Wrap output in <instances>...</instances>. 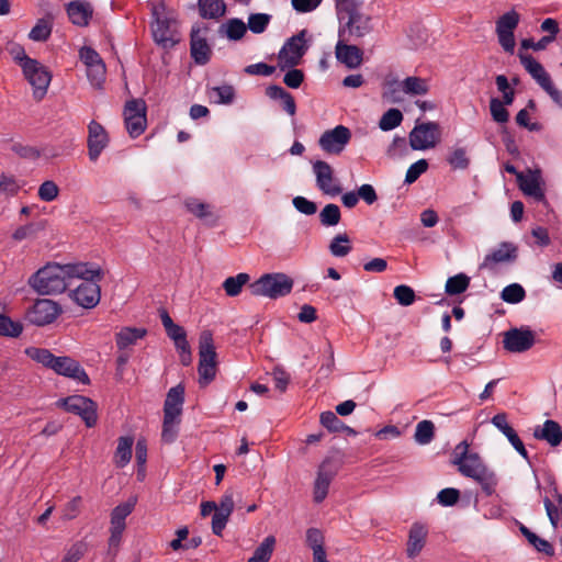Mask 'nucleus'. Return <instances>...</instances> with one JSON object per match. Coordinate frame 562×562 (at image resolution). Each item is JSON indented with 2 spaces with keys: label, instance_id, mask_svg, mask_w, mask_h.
Here are the masks:
<instances>
[{
  "label": "nucleus",
  "instance_id": "1",
  "mask_svg": "<svg viewBox=\"0 0 562 562\" xmlns=\"http://www.w3.org/2000/svg\"><path fill=\"white\" fill-rule=\"evenodd\" d=\"M74 276H99L98 270H88L86 262L59 265L48 262L29 279V284L43 295L59 294L71 285Z\"/></svg>",
  "mask_w": 562,
  "mask_h": 562
},
{
  "label": "nucleus",
  "instance_id": "33",
  "mask_svg": "<svg viewBox=\"0 0 562 562\" xmlns=\"http://www.w3.org/2000/svg\"><path fill=\"white\" fill-rule=\"evenodd\" d=\"M198 7L203 19H220L226 13L224 0H199Z\"/></svg>",
  "mask_w": 562,
  "mask_h": 562
},
{
  "label": "nucleus",
  "instance_id": "63",
  "mask_svg": "<svg viewBox=\"0 0 562 562\" xmlns=\"http://www.w3.org/2000/svg\"><path fill=\"white\" fill-rule=\"evenodd\" d=\"M321 424L329 431H339L344 426L337 415L330 411L321 414Z\"/></svg>",
  "mask_w": 562,
  "mask_h": 562
},
{
  "label": "nucleus",
  "instance_id": "44",
  "mask_svg": "<svg viewBox=\"0 0 562 562\" xmlns=\"http://www.w3.org/2000/svg\"><path fill=\"white\" fill-rule=\"evenodd\" d=\"M403 121V114L398 109H389L379 121V127L384 131H392L401 125Z\"/></svg>",
  "mask_w": 562,
  "mask_h": 562
},
{
  "label": "nucleus",
  "instance_id": "11",
  "mask_svg": "<svg viewBox=\"0 0 562 562\" xmlns=\"http://www.w3.org/2000/svg\"><path fill=\"white\" fill-rule=\"evenodd\" d=\"M146 110V103L143 99H133L126 102L124 121L131 137L136 138L145 132L147 125Z\"/></svg>",
  "mask_w": 562,
  "mask_h": 562
},
{
  "label": "nucleus",
  "instance_id": "15",
  "mask_svg": "<svg viewBox=\"0 0 562 562\" xmlns=\"http://www.w3.org/2000/svg\"><path fill=\"white\" fill-rule=\"evenodd\" d=\"M58 403L65 411L80 416L87 427H93L97 424V405L89 397L72 395L60 400Z\"/></svg>",
  "mask_w": 562,
  "mask_h": 562
},
{
  "label": "nucleus",
  "instance_id": "58",
  "mask_svg": "<svg viewBox=\"0 0 562 562\" xmlns=\"http://www.w3.org/2000/svg\"><path fill=\"white\" fill-rule=\"evenodd\" d=\"M338 472L337 464L329 458H326L318 467L317 479H323L326 482L331 483L333 479Z\"/></svg>",
  "mask_w": 562,
  "mask_h": 562
},
{
  "label": "nucleus",
  "instance_id": "3",
  "mask_svg": "<svg viewBox=\"0 0 562 562\" xmlns=\"http://www.w3.org/2000/svg\"><path fill=\"white\" fill-rule=\"evenodd\" d=\"M25 355L59 375L74 379L82 384H89L90 382L80 363L70 357H56L48 349L37 347L26 348Z\"/></svg>",
  "mask_w": 562,
  "mask_h": 562
},
{
  "label": "nucleus",
  "instance_id": "54",
  "mask_svg": "<svg viewBox=\"0 0 562 562\" xmlns=\"http://www.w3.org/2000/svg\"><path fill=\"white\" fill-rule=\"evenodd\" d=\"M82 498L81 496H75L67 502L61 508V519L72 520L77 518L81 512Z\"/></svg>",
  "mask_w": 562,
  "mask_h": 562
},
{
  "label": "nucleus",
  "instance_id": "57",
  "mask_svg": "<svg viewBox=\"0 0 562 562\" xmlns=\"http://www.w3.org/2000/svg\"><path fill=\"white\" fill-rule=\"evenodd\" d=\"M447 160L453 169H467L470 164L467 150L461 147L453 149Z\"/></svg>",
  "mask_w": 562,
  "mask_h": 562
},
{
  "label": "nucleus",
  "instance_id": "4",
  "mask_svg": "<svg viewBox=\"0 0 562 562\" xmlns=\"http://www.w3.org/2000/svg\"><path fill=\"white\" fill-rule=\"evenodd\" d=\"M361 0H337L336 7L341 20L346 19L338 32L340 38H360L372 31V18L361 12Z\"/></svg>",
  "mask_w": 562,
  "mask_h": 562
},
{
  "label": "nucleus",
  "instance_id": "6",
  "mask_svg": "<svg viewBox=\"0 0 562 562\" xmlns=\"http://www.w3.org/2000/svg\"><path fill=\"white\" fill-rule=\"evenodd\" d=\"M87 263L88 270H98L99 276H74V279H81L82 282L72 291V300L83 308H93L101 299L99 282L103 279V270L93 263Z\"/></svg>",
  "mask_w": 562,
  "mask_h": 562
},
{
  "label": "nucleus",
  "instance_id": "52",
  "mask_svg": "<svg viewBox=\"0 0 562 562\" xmlns=\"http://www.w3.org/2000/svg\"><path fill=\"white\" fill-rule=\"evenodd\" d=\"M184 205L191 214L199 218H204L211 215V205L200 201L196 198H188L184 201Z\"/></svg>",
  "mask_w": 562,
  "mask_h": 562
},
{
  "label": "nucleus",
  "instance_id": "24",
  "mask_svg": "<svg viewBox=\"0 0 562 562\" xmlns=\"http://www.w3.org/2000/svg\"><path fill=\"white\" fill-rule=\"evenodd\" d=\"M517 258V248L510 243H502L498 248L484 257L482 268L493 269L497 263L510 262Z\"/></svg>",
  "mask_w": 562,
  "mask_h": 562
},
{
  "label": "nucleus",
  "instance_id": "18",
  "mask_svg": "<svg viewBox=\"0 0 562 562\" xmlns=\"http://www.w3.org/2000/svg\"><path fill=\"white\" fill-rule=\"evenodd\" d=\"M535 342V333L528 327L512 328L504 334L503 339L504 348L515 353L529 350Z\"/></svg>",
  "mask_w": 562,
  "mask_h": 562
},
{
  "label": "nucleus",
  "instance_id": "61",
  "mask_svg": "<svg viewBox=\"0 0 562 562\" xmlns=\"http://www.w3.org/2000/svg\"><path fill=\"white\" fill-rule=\"evenodd\" d=\"M460 498V491L453 487H446L437 494L438 503L442 506H453Z\"/></svg>",
  "mask_w": 562,
  "mask_h": 562
},
{
  "label": "nucleus",
  "instance_id": "45",
  "mask_svg": "<svg viewBox=\"0 0 562 562\" xmlns=\"http://www.w3.org/2000/svg\"><path fill=\"white\" fill-rule=\"evenodd\" d=\"M525 297L526 291L519 283H512L501 292V299L509 304L520 303Z\"/></svg>",
  "mask_w": 562,
  "mask_h": 562
},
{
  "label": "nucleus",
  "instance_id": "46",
  "mask_svg": "<svg viewBox=\"0 0 562 562\" xmlns=\"http://www.w3.org/2000/svg\"><path fill=\"white\" fill-rule=\"evenodd\" d=\"M52 33V22L49 19H40L30 31L29 37L34 42L46 41Z\"/></svg>",
  "mask_w": 562,
  "mask_h": 562
},
{
  "label": "nucleus",
  "instance_id": "62",
  "mask_svg": "<svg viewBox=\"0 0 562 562\" xmlns=\"http://www.w3.org/2000/svg\"><path fill=\"white\" fill-rule=\"evenodd\" d=\"M87 544L82 541L74 543L60 562H78L86 553Z\"/></svg>",
  "mask_w": 562,
  "mask_h": 562
},
{
  "label": "nucleus",
  "instance_id": "5",
  "mask_svg": "<svg viewBox=\"0 0 562 562\" xmlns=\"http://www.w3.org/2000/svg\"><path fill=\"white\" fill-rule=\"evenodd\" d=\"M293 279L282 272L262 274L250 284L251 293L256 296H265L272 300L283 297L291 293Z\"/></svg>",
  "mask_w": 562,
  "mask_h": 562
},
{
  "label": "nucleus",
  "instance_id": "56",
  "mask_svg": "<svg viewBox=\"0 0 562 562\" xmlns=\"http://www.w3.org/2000/svg\"><path fill=\"white\" fill-rule=\"evenodd\" d=\"M490 111L493 120L497 123L504 124L508 122L509 113L504 106V103L497 98H492L490 101Z\"/></svg>",
  "mask_w": 562,
  "mask_h": 562
},
{
  "label": "nucleus",
  "instance_id": "59",
  "mask_svg": "<svg viewBox=\"0 0 562 562\" xmlns=\"http://www.w3.org/2000/svg\"><path fill=\"white\" fill-rule=\"evenodd\" d=\"M58 193H59V189H58L57 184L52 180L44 181L40 186L38 192H37L38 198L45 202L54 201L58 196Z\"/></svg>",
  "mask_w": 562,
  "mask_h": 562
},
{
  "label": "nucleus",
  "instance_id": "13",
  "mask_svg": "<svg viewBox=\"0 0 562 562\" xmlns=\"http://www.w3.org/2000/svg\"><path fill=\"white\" fill-rule=\"evenodd\" d=\"M440 139V127L436 122L416 124L409 133V145L414 150L434 148Z\"/></svg>",
  "mask_w": 562,
  "mask_h": 562
},
{
  "label": "nucleus",
  "instance_id": "2",
  "mask_svg": "<svg viewBox=\"0 0 562 562\" xmlns=\"http://www.w3.org/2000/svg\"><path fill=\"white\" fill-rule=\"evenodd\" d=\"M452 463L462 476L476 482L486 496L496 493L498 485L496 473L484 463L479 453L469 451L467 441H462L456 447Z\"/></svg>",
  "mask_w": 562,
  "mask_h": 562
},
{
  "label": "nucleus",
  "instance_id": "50",
  "mask_svg": "<svg viewBox=\"0 0 562 562\" xmlns=\"http://www.w3.org/2000/svg\"><path fill=\"white\" fill-rule=\"evenodd\" d=\"M181 419L164 417L161 439L164 442L171 443L176 440L179 432V424Z\"/></svg>",
  "mask_w": 562,
  "mask_h": 562
},
{
  "label": "nucleus",
  "instance_id": "49",
  "mask_svg": "<svg viewBox=\"0 0 562 562\" xmlns=\"http://www.w3.org/2000/svg\"><path fill=\"white\" fill-rule=\"evenodd\" d=\"M131 503L120 504L111 513V526L125 529V519L133 512Z\"/></svg>",
  "mask_w": 562,
  "mask_h": 562
},
{
  "label": "nucleus",
  "instance_id": "51",
  "mask_svg": "<svg viewBox=\"0 0 562 562\" xmlns=\"http://www.w3.org/2000/svg\"><path fill=\"white\" fill-rule=\"evenodd\" d=\"M271 16L267 13H251L248 16L247 27L255 34H261L269 25Z\"/></svg>",
  "mask_w": 562,
  "mask_h": 562
},
{
  "label": "nucleus",
  "instance_id": "7",
  "mask_svg": "<svg viewBox=\"0 0 562 562\" xmlns=\"http://www.w3.org/2000/svg\"><path fill=\"white\" fill-rule=\"evenodd\" d=\"M217 362L213 334L203 330L199 338V383L201 386L209 385L216 375Z\"/></svg>",
  "mask_w": 562,
  "mask_h": 562
},
{
  "label": "nucleus",
  "instance_id": "12",
  "mask_svg": "<svg viewBox=\"0 0 562 562\" xmlns=\"http://www.w3.org/2000/svg\"><path fill=\"white\" fill-rule=\"evenodd\" d=\"M520 15L516 10H510L501 15L496 21V34L502 48L509 54L515 50L516 42L514 31L518 26Z\"/></svg>",
  "mask_w": 562,
  "mask_h": 562
},
{
  "label": "nucleus",
  "instance_id": "29",
  "mask_svg": "<svg viewBox=\"0 0 562 562\" xmlns=\"http://www.w3.org/2000/svg\"><path fill=\"white\" fill-rule=\"evenodd\" d=\"M266 94L272 100H280L282 109L291 116L296 113V103L293 95L282 87L272 85L266 89Z\"/></svg>",
  "mask_w": 562,
  "mask_h": 562
},
{
  "label": "nucleus",
  "instance_id": "25",
  "mask_svg": "<svg viewBox=\"0 0 562 562\" xmlns=\"http://www.w3.org/2000/svg\"><path fill=\"white\" fill-rule=\"evenodd\" d=\"M67 14L75 25L87 26L92 18L93 9L89 2L72 1L67 5Z\"/></svg>",
  "mask_w": 562,
  "mask_h": 562
},
{
  "label": "nucleus",
  "instance_id": "39",
  "mask_svg": "<svg viewBox=\"0 0 562 562\" xmlns=\"http://www.w3.org/2000/svg\"><path fill=\"white\" fill-rule=\"evenodd\" d=\"M470 285V278L464 273H458L448 278L445 291L448 295H458L468 290Z\"/></svg>",
  "mask_w": 562,
  "mask_h": 562
},
{
  "label": "nucleus",
  "instance_id": "26",
  "mask_svg": "<svg viewBox=\"0 0 562 562\" xmlns=\"http://www.w3.org/2000/svg\"><path fill=\"white\" fill-rule=\"evenodd\" d=\"M533 436L537 439L547 441L552 447H557L562 442L561 426L552 419H547L541 427H537Z\"/></svg>",
  "mask_w": 562,
  "mask_h": 562
},
{
  "label": "nucleus",
  "instance_id": "28",
  "mask_svg": "<svg viewBox=\"0 0 562 562\" xmlns=\"http://www.w3.org/2000/svg\"><path fill=\"white\" fill-rule=\"evenodd\" d=\"M518 182L520 190L529 196H532L538 202L547 203L546 194L541 188L540 180L537 176L518 175Z\"/></svg>",
  "mask_w": 562,
  "mask_h": 562
},
{
  "label": "nucleus",
  "instance_id": "40",
  "mask_svg": "<svg viewBox=\"0 0 562 562\" xmlns=\"http://www.w3.org/2000/svg\"><path fill=\"white\" fill-rule=\"evenodd\" d=\"M160 319L168 337L172 339L173 342L187 337L184 328L175 324L167 311L162 310L160 312Z\"/></svg>",
  "mask_w": 562,
  "mask_h": 562
},
{
  "label": "nucleus",
  "instance_id": "36",
  "mask_svg": "<svg viewBox=\"0 0 562 562\" xmlns=\"http://www.w3.org/2000/svg\"><path fill=\"white\" fill-rule=\"evenodd\" d=\"M328 249L334 257H345L352 249L351 239L347 233L337 234L330 240Z\"/></svg>",
  "mask_w": 562,
  "mask_h": 562
},
{
  "label": "nucleus",
  "instance_id": "55",
  "mask_svg": "<svg viewBox=\"0 0 562 562\" xmlns=\"http://www.w3.org/2000/svg\"><path fill=\"white\" fill-rule=\"evenodd\" d=\"M428 169V161L426 159H419L412 164L405 175L404 182L407 184L414 183L423 173Z\"/></svg>",
  "mask_w": 562,
  "mask_h": 562
},
{
  "label": "nucleus",
  "instance_id": "27",
  "mask_svg": "<svg viewBox=\"0 0 562 562\" xmlns=\"http://www.w3.org/2000/svg\"><path fill=\"white\" fill-rule=\"evenodd\" d=\"M518 57L526 71L539 83L540 87L543 83H548V80L551 77L538 60H536L531 55L521 52L518 54Z\"/></svg>",
  "mask_w": 562,
  "mask_h": 562
},
{
  "label": "nucleus",
  "instance_id": "8",
  "mask_svg": "<svg viewBox=\"0 0 562 562\" xmlns=\"http://www.w3.org/2000/svg\"><path fill=\"white\" fill-rule=\"evenodd\" d=\"M22 72L32 87V94L35 101H42L47 93L52 81V74L46 66L36 59L27 60Z\"/></svg>",
  "mask_w": 562,
  "mask_h": 562
},
{
  "label": "nucleus",
  "instance_id": "23",
  "mask_svg": "<svg viewBox=\"0 0 562 562\" xmlns=\"http://www.w3.org/2000/svg\"><path fill=\"white\" fill-rule=\"evenodd\" d=\"M184 403V386L178 384L171 387L164 403V417L180 418Z\"/></svg>",
  "mask_w": 562,
  "mask_h": 562
},
{
  "label": "nucleus",
  "instance_id": "22",
  "mask_svg": "<svg viewBox=\"0 0 562 562\" xmlns=\"http://www.w3.org/2000/svg\"><path fill=\"white\" fill-rule=\"evenodd\" d=\"M350 41L351 40H342L339 37L336 45V58L347 68L353 69L359 67L362 63V50L355 45H348L347 42Z\"/></svg>",
  "mask_w": 562,
  "mask_h": 562
},
{
  "label": "nucleus",
  "instance_id": "21",
  "mask_svg": "<svg viewBox=\"0 0 562 562\" xmlns=\"http://www.w3.org/2000/svg\"><path fill=\"white\" fill-rule=\"evenodd\" d=\"M428 528L422 522H414L408 532L406 554L408 558H416L426 544Z\"/></svg>",
  "mask_w": 562,
  "mask_h": 562
},
{
  "label": "nucleus",
  "instance_id": "41",
  "mask_svg": "<svg viewBox=\"0 0 562 562\" xmlns=\"http://www.w3.org/2000/svg\"><path fill=\"white\" fill-rule=\"evenodd\" d=\"M222 29L225 30V35L231 41H239L241 40L246 32H247V25L244 23L243 20L238 18L229 19Z\"/></svg>",
  "mask_w": 562,
  "mask_h": 562
},
{
  "label": "nucleus",
  "instance_id": "16",
  "mask_svg": "<svg viewBox=\"0 0 562 562\" xmlns=\"http://www.w3.org/2000/svg\"><path fill=\"white\" fill-rule=\"evenodd\" d=\"M351 132L344 125L325 131L318 140L319 147L327 154L339 155L350 142Z\"/></svg>",
  "mask_w": 562,
  "mask_h": 562
},
{
  "label": "nucleus",
  "instance_id": "14",
  "mask_svg": "<svg viewBox=\"0 0 562 562\" xmlns=\"http://www.w3.org/2000/svg\"><path fill=\"white\" fill-rule=\"evenodd\" d=\"M154 15L151 32L155 42L164 48L173 47L179 42L178 32L173 26L175 20L159 13L158 9L154 10Z\"/></svg>",
  "mask_w": 562,
  "mask_h": 562
},
{
  "label": "nucleus",
  "instance_id": "35",
  "mask_svg": "<svg viewBox=\"0 0 562 562\" xmlns=\"http://www.w3.org/2000/svg\"><path fill=\"white\" fill-rule=\"evenodd\" d=\"M276 547V538L273 536L266 537L262 542L255 549L254 554L247 562H269Z\"/></svg>",
  "mask_w": 562,
  "mask_h": 562
},
{
  "label": "nucleus",
  "instance_id": "42",
  "mask_svg": "<svg viewBox=\"0 0 562 562\" xmlns=\"http://www.w3.org/2000/svg\"><path fill=\"white\" fill-rule=\"evenodd\" d=\"M491 423L508 439L510 443L519 438L515 429L508 424L506 413L503 412L494 415Z\"/></svg>",
  "mask_w": 562,
  "mask_h": 562
},
{
  "label": "nucleus",
  "instance_id": "64",
  "mask_svg": "<svg viewBox=\"0 0 562 562\" xmlns=\"http://www.w3.org/2000/svg\"><path fill=\"white\" fill-rule=\"evenodd\" d=\"M231 514H225L224 512L216 510L212 517V531L216 536H222L223 531L229 520Z\"/></svg>",
  "mask_w": 562,
  "mask_h": 562
},
{
  "label": "nucleus",
  "instance_id": "19",
  "mask_svg": "<svg viewBox=\"0 0 562 562\" xmlns=\"http://www.w3.org/2000/svg\"><path fill=\"white\" fill-rule=\"evenodd\" d=\"M313 172L316 178L317 188L327 195H338L341 192L338 180L335 178L334 169L324 160H316L313 164Z\"/></svg>",
  "mask_w": 562,
  "mask_h": 562
},
{
  "label": "nucleus",
  "instance_id": "30",
  "mask_svg": "<svg viewBox=\"0 0 562 562\" xmlns=\"http://www.w3.org/2000/svg\"><path fill=\"white\" fill-rule=\"evenodd\" d=\"M146 334L145 328L123 327L115 336L116 346L120 350H124L143 339Z\"/></svg>",
  "mask_w": 562,
  "mask_h": 562
},
{
  "label": "nucleus",
  "instance_id": "32",
  "mask_svg": "<svg viewBox=\"0 0 562 562\" xmlns=\"http://www.w3.org/2000/svg\"><path fill=\"white\" fill-rule=\"evenodd\" d=\"M404 94L416 97L424 95L429 91L428 81L420 77H407L398 82Z\"/></svg>",
  "mask_w": 562,
  "mask_h": 562
},
{
  "label": "nucleus",
  "instance_id": "53",
  "mask_svg": "<svg viewBox=\"0 0 562 562\" xmlns=\"http://www.w3.org/2000/svg\"><path fill=\"white\" fill-rule=\"evenodd\" d=\"M393 295L397 303L403 306L412 305L416 299L414 290L405 284L395 286Z\"/></svg>",
  "mask_w": 562,
  "mask_h": 562
},
{
  "label": "nucleus",
  "instance_id": "17",
  "mask_svg": "<svg viewBox=\"0 0 562 562\" xmlns=\"http://www.w3.org/2000/svg\"><path fill=\"white\" fill-rule=\"evenodd\" d=\"M207 26L194 25L190 33V54L198 65H205L210 61L212 49L207 43Z\"/></svg>",
  "mask_w": 562,
  "mask_h": 562
},
{
  "label": "nucleus",
  "instance_id": "47",
  "mask_svg": "<svg viewBox=\"0 0 562 562\" xmlns=\"http://www.w3.org/2000/svg\"><path fill=\"white\" fill-rule=\"evenodd\" d=\"M435 436V426L430 420H422L417 424L414 438L419 445L429 443Z\"/></svg>",
  "mask_w": 562,
  "mask_h": 562
},
{
  "label": "nucleus",
  "instance_id": "43",
  "mask_svg": "<svg viewBox=\"0 0 562 562\" xmlns=\"http://www.w3.org/2000/svg\"><path fill=\"white\" fill-rule=\"evenodd\" d=\"M307 546L313 550V558L325 554L324 536L317 528H310L306 531Z\"/></svg>",
  "mask_w": 562,
  "mask_h": 562
},
{
  "label": "nucleus",
  "instance_id": "37",
  "mask_svg": "<svg viewBox=\"0 0 562 562\" xmlns=\"http://www.w3.org/2000/svg\"><path fill=\"white\" fill-rule=\"evenodd\" d=\"M521 533L527 538L529 543L539 552L544 553L548 557H552L554 554V549L552 544L547 541L546 539H542L538 537L535 532L529 530L526 526L520 527Z\"/></svg>",
  "mask_w": 562,
  "mask_h": 562
},
{
  "label": "nucleus",
  "instance_id": "31",
  "mask_svg": "<svg viewBox=\"0 0 562 562\" xmlns=\"http://www.w3.org/2000/svg\"><path fill=\"white\" fill-rule=\"evenodd\" d=\"M134 438L131 436L120 437L114 452L113 461L117 468H124L132 459V447Z\"/></svg>",
  "mask_w": 562,
  "mask_h": 562
},
{
  "label": "nucleus",
  "instance_id": "34",
  "mask_svg": "<svg viewBox=\"0 0 562 562\" xmlns=\"http://www.w3.org/2000/svg\"><path fill=\"white\" fill-rule=\"evenodd\" d=\"M207 97L215 104H229L234 101L235 91L229 85L207 88Z\"/></svg>",
  "mask_w": 562,
  "mask_h": 562
},
{
  "label": "nucleus",
  "instance_id": "60",
  "mask_svg": "<svg viewBox=\"0 0 562 562\" xmlns=\"http://www.w3.org/2000/svg\"><path fill=\"white\" fill-rule=\"evenodd\" d=\"M87 76L94 87H100L104 81L105 64L99 63L87 67Z\"/></svg>",
  "mask_w": 562,
  "mask_h": 562
},
{
  "label": "nucleus",
  "instance_id": "38",
  "mask_svg": "<svg viewBox=\"0 0 562 562\" xmlns=\"http://www.w3.org/2000/svg\"><path fill=\"white\" fill-rule=\"evenodd\" d=\"M250 277L248 273L240 272L234 277L225 279L223 282V289L228 296H237L241 292L243 286L248 283Z\"/></svg>",
  "mask_w": 562,
  "mask_h": 562
},
{
  "label": "nucleus",
  "instance_id": "9",
  "mask_svg": "<svg viewBox=\"0 0 562 562\" xmlns=\"http://www.w3.org/2000/svg\"><path fill=\"white\" fill-rule=\"evenodd\" d=\"M306 34L307 31L302 30L284 43L278 54V65L282 70L295 67L300 64L308 48L305 38Z\"/></svg>",
  "mask_w": 562,
  "mask_h": 562
},
{
  "label": "nucleus",
  "instance_id": "10",
  "mask_svg": "<svg viewBox=\"0 0 562 562\" xmlns=\"http://www.w3.org/2000/svg\"><path fill=\"white\" fill-rule=\"evenodd\" d=\"M61 306L49 299H37L25 313V319L35 326L54 323L61 314Z\"/></svg>",
  "mask_w": 562,
  "mask_h": 562
},
{
  "label": "nucleus",
  "instance_id": "48",
  "mask_svg": "<svg viewBox=\"0 0 562 562\" xmlns=\"http://www.w3.org/2000/svg\"><path fill=\"white\" fill-rule=\"evenodd\" d=\"M341 218L340 209L336 204H327L319 213V221L324 226H336Z\"/></svg>",
  "mask_w": 562,
  "mask_h": 562
},
{
  "label": "nucleus",
  "instance_id": "20",
  "mask_svg": "<svg viewBox=\"0 0 562 562\" xmlns=\"http://www.w3.org/2000/svg\"><path fill=\"white\" fill-rule=\"evenodd\" d=\"M110 138L105 128L92 120L88 125V155L91 161H97L101 153L109 145Z\"/></svg>",
  "mask_w": 562,
  "mask_h": 562
}]
</instances>
